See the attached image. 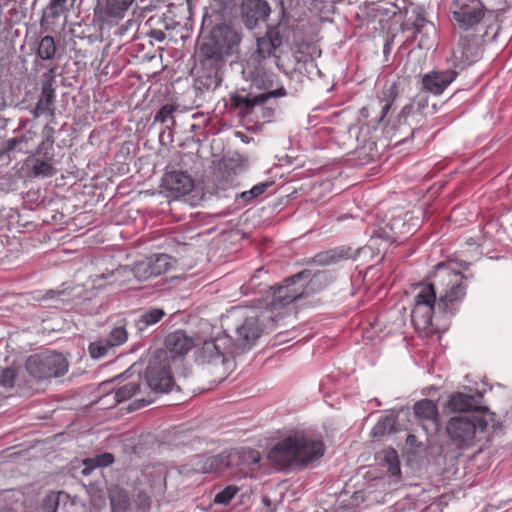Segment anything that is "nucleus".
<instances>
[{"mask_svg": "<svg viewBox=\"0 0 512 512\" xmlns=\"http://www.w3.org/2000/svg\"><path fill=\"white\" fill-rule=\"evenodd\" d=\"M466 277L449 266L439 263L435 266L432 281L420 285L414 298L411 321L418 331H432V318L435 310L442 313H453L456 304L466 295Z\"/></svg>", "mask_w": 512, "mask_h": 512, "instance_id": "1", "label": "nucleus"}, {"mask_svg": "<svg viewBox=\"0 0 512 512\" xmlns=\"http://www.w3.org/2000/svg\"><path fill=\"white\" fill-rule=\"evenodd\" d=\"M321 440L297 432L278 442L269 452V458L281 468L301 469L324 455Z\"/></svg>", "mask_w": 512, "mask_h": 512, "instance_id": "2", "label": "nucleus"}, {"mask_svg": "<svg viewBox=\"0 0 512 512\" xmlns=\"http://www.w3.org/2000/svg\"><path fill=\"white\" fill-rule=\"evenodd\" d=\"M241 35L226 24L214 26L199 47L198 59L205 67H225L228 58L238 52Z\"/></svg>", "mask_w": 512, "mask_h": 512, "instance_id": "3", "label": "nucleus"}, {"mask_svg": "<svg viewBox=\"0 0 512 512\" xmlns=\"http://www.w3.org/2000/svg\"><path fill=\"white\" fill-rule=\"evenodd\" d=\"M232 346L231 337L226 333L203 340L195 345V361L199 365H212L220 369V380H223L234 356L237 355Z\"/></svg>", "mask_w": 512, "mask_h": 512, "instance_id": "4", "label": "nucleus"}, {"mask_svg": "<svg viewBox=\"0 0 512 512\" xmlns=\"http://www.w3.org/2000/svg\"><path fill=\"white\" fill-rule=\"evenodd\" d=\"M326 280L327 274L325 272L312 274L308 269L300 271L284 279L281 284L271 287L273 290L271 305L275 308L286 306L305 297L308 284Z\"/></svg>", "mask_w": 512, "mask_h": 512, "instance_id": "5", "label": "nucleus"}, {"mask_svg": "<svg viewBox=\"0 0 512 512\" xmlns=\"http://www.w3.org/2000/svg\"><path fill=\"white\" fill-rule=\"evenodd\" d=\"M68 368L66 357L55 351L30 355L25 362L27 373L36 381L61 377L67 373Z\"/></svg>", "mask_w": 512, "mask_h": 512, "instance_id": "6", "label": "nucleus"}, {"mask_svg": "<svg viewBox=\"0 0 512 512\" xmlns=\"http://www.w3.org/2000/svg\"><path fill=\"white\" fill-rule=\"evenodd\" d=\"M173 386L170 371V357L163 349L154 350L148 360L145 370L144 390L150 389L154 393H167Z\"/></svg>", "mask_w": 512, "mask_h": 512, "instance_id": "7", "label": "nucleus"}, {"mask_svg": "<svg viewBox=\"0 0 512 512\" xmlns=\"http://www.w3.org/2000/svg\"><path fill=\"white\" fill-rule=\"evenodd\" d=\"M487 426L485 420L472 416L452 417L446 426V431L451 440L458 446H471L474 443L477 429L484 431Z\"/></svg>", "mask_w": 512, "mask_h": 512, "instance_id": "8", "label": "nucleus"}, {"mask_svg": "<svg viewBox=\"0 0 512 512\" xmlns=\"http://www.w3.org/2000/svg\"><path fill=\"white\" fill-rule=\"evenodd\" d=\"M451 11L454 20L464 29L473 28L492 13L481 0H453Z\"/></svg>", "mask_w": 512, "mask_h": 512, "instance_id": "9", "label": "nucleus"}, {"mask_svg": "<svg viewBox=\"0 0 512 512\" xmlns=\"http://www.w3.org/2000/svg\"><path fill=\"white\" fill-rule=\"evenodd\" d=\"M283 44V29L281 26L269 27L264 36L257 38L254 59L261 65L267 59H274L275 65L282 70L279 52Z\"/></svg>", "mask_w": 512, "mask_h": 512, "instance_id": "10", "label": "nucleus"}, {"mask_svg": "<svg viewBox=\"0 0 512 512\" xmlns=\"http://www.w3.org/2000/svg\"><path fill=\"white\" fill-rule=\"evenodd\" d=\"M286 94L287 92L284 87L257 95L240 94L235 92L230 97V105L238 112L239 116L245 117L253 114L257 110L258 106L263 104L266 100L283 97L286 96Z\"/></svg>", "mask_w": 512, "mask_h": 512, "instance_id": "11", "label": "nucleus"}, {"mask_svg": "<svg viewBox=\"0 0 512 512\" xmlns=\"http://www.w3.org/2000/svg\"><path fill=\"white\" fill-rule=\"evenodd\" d=\"M134 369L135 365L116 378L101 384L102 389L106 390L108 385L116 382V385L112 388L115 392L116 403L127 401L142 392L141 375L139 372L135 374Z\"/></svg>", "mask_w": 512, "mask_h": 512, "instance_id": "12", "label": "nucleus"}, {"mask_svg": "<svg viewBox=\"0 0 512 512\" xmlns=\"http://www.w3.org/2000/svg\"><path fill=\"white\" fill-rule=\"evenodd\" d=\"M423 107L424 105L418 103V107L415 108L412 103H409L402 108L397 123L393 126V136L397 142H405L414 135L422 120L421 108Z\"/></svg>", "mask_w": 512, "mask_h": 512, "instance_id": "13", "label": "nucleus"}, {"mask_svg": "<svg viewBox=\"0 0 512 512\" xmlns=\"http://www.w3.org/2000/svg\"><path fill=\"white\" fill-rule=\"evenodd\" d=\"M232 340V348L235 353L241 354L250 349L260 337V327L256 316H248L237 325L234 335H229Z\"/></svg>", "mask_w": 512, "mask_h": 512, "instance_id": "14", "label": "nucleus"}, {"mask_svg": "<svg viewBox=\"0 0 512 512\" xmlns=\"http://www.w3.org/2000/svg\"><path fill=\"white\" fill-rule=\"evenodd\" d=\"M132 268L134 278L138 281H145L167 272L171 268L170 258L166 254L155 255V257L137 262Z\"/></svg>", "mask_w": 512, "mask_h": 512, "instance_id": "15", "label": "nucleus"}, {"mask_svg": "<svg viewBox=\"0 0 512 512\" xmlns=\"http://www.w3.org/2000/svg\"><path fill=\"white\" fill-rule=\"evenodd\" d=\"M55 70V68H51L43 74L41 93L35 107L31 111L34 118H38L46 111L55 108Z\"/></svg>", "mask_w": 512, "mask_h": 512, "instance_id": "16", "label": "nucleus"}, {"mask_svg": "<svg viewBox=\"0 0 512 512\" xmlns=\"http://www.w3.org/2000/svg\"><path fill=\"white\" fill-rule=\"evenodd\" d=\"M271 8L266 0H243L240 5V13L244 25L248 29H254L259 22L266 21Z\"/></svg>", "mask_w": 512, "mask_h": 512, "instance_id": "17", "label": "nucleus"}, {"mask_svg": "<svg viewBox=\"0 0 512 512\" xmlns=\"http://www.w3.org/2000/svg\"><path fill=\"white\" fill-rule=\"evenodd\" d=\"M223 68L221 66L205 67L199 62L197 76L194 79V88L201 93L215 91L222 82Z\"/></svg>", "mask_w": 512, "mask_h": 512, "instance_id": "18", "label": "nucleus"}, {"mask_svg": "<svg viewBox=\"0 0 512 512\" xmlns=\"http://www.w3.org/2000/svg\"><path fill=\"white\" fill-rule=\"evenodd\" d=\"M481 56V45L479 37L471 34L461 36L457 47L453 50L455 61L463 64H471Z\"/></svg>", "mask_w": 512, "mask_h": 512, "instance_id": "19", "label": "nucleus"}, {"mask_svg": "<svg viewBox=\"0 0 512 512\" xmlns=\"http://www.w3.org/2000/svg\"><path fill=\"white\" fill-rule=\"evenodd\" d=\"M229 451L231 475L238 472L246 473L261 459L260 453L252 448H236Z\"/></svg>", "mask_w": 512, "mask_h": 512, "instance_id": "20", "label": "nucleus"}, {"mask_svg": "<svg viewBox=\"0 0 512 512\" xmlns=\"http://www.w3.org/2000/svg\"><path fill=\"white\" fill-rule=\"evenodd\" d=\"M163 187L178 198L192 191L194 181L187 172L171 171L165 173L163 177Z\"/></svg>", "mask_w": 512, "mask_h": 512, "instance_id": "21", "label": "nucleus"}, {"mask_svg": "<svg viewBox=\"0 0 512 512\" xmlns=\"http://www.w3.org/2000/svg\"><path fill=\"white\" fill-rule=\"evenodd\" d=\"M457 75L458 73L452 69L433 70L422 76V85L428 92L439 95L455 80Z\"/></svg>", "mask_w": 512, "mask_h": 512, "instance_id": "22", "label": "nucleus"}, {"mask_svg": "<svg viewBox=\"0 0 512 512\" xmlns=\"http://www.w3.org/2000/svg\"><path fill=\"white\" fill-rule=\"evenodd\" d=\"M44 512H78L79 506L76 498L65 492L48 494L42 504Z\"/></svg>", "mask_w": 512, "mask_h": 512, "instance_id": "23", "label": "nucleus"}, {"mask_svg": "<svg viewBox=\"0 0 512 512\" xmlns=\"http://www.w3.org/2000/svg\"><path fill=\"white\" fill-rule=\"evenodd\" d=\"M165 351L171 353L173 357H182L186 355L196 343L184 331L177 330L165 337L164 340Z\"/></svg>", "mask_w": 512, "mask_h": 512, "instance_id": "24", "label": "nucleus"}, {"mask_svg": "<svg viewBox=\"0 0 512 512\" xmlns=\"http://www.w3.org/2000/svg\"><path fill=\"white\" fill-rule=\"evenodd\" d=\"M202 470L204 473H215L218 475L231 474L229 451L226 450L206 458Z\"/></svg>", "mask_w": 512, "mask_h": 512, "instance_id": "25", "label": "nucleus"}, {"mask_svg": "<svg viewBox=\"0 0 512 512\" xmlns=\"http://www.w3.org/2000/svg\"><path fill=\"white\" fill-rule=\"evenodd\" d=\"M351 248L336 247L316 254L311 262L320 266H328L339 263L342 260L350 258Z\"/></svg>", "mask_w": 512, "mask_h": 512, "instance_id": "26", "label": "nucleus"}, {"mask_svg": "<svg viewBox=\"0 0 512 512\" xmlns=\"http://www.w3.org/2000/svg\"><path fill=\"white\" fill-rule=\"evenodd\" d=\"M75 1L76 0H50L44 18L52 24L61 15H64L66 18L73 9Z\"/></svg>", "mask_w": 512, "mask_h": 512, "instance_id": "27", "label": "nucleus"}, {"mask_svg": "<svg viewBox=\"0 0 512 512\" xmlns=\"http://www.w3.org/2000/svg\"><path fill=\"white\" fill-rule=\"evenodd\" d=\"M131 278H134L133 268L129 266H118L115 269L107 273H101L95 276L94 283L97 284L99 280H109V284L118 283L122 285L123 283L130 281Z\"/></svg>", "mask_w": 512, "mask_h": 512, "instance_id": "28", "label": "nucleus"}, {"mask_svg": "<svg viewBox=\"0 0 512 512\" xmlns=\"http://www.w3.org/2000/svg\"><path fill=\"white\" fill-rule=\"evenodd\" d=\"M112 512H126L131 502L128 493L123 488L112 485L108 489Z\"/></svg>", "mask_w": 512, "mask_h": 512, "instance_id": "29", "label": "nucleus"}, {"mask_svg": "<svg viewBox=\"0 0 512 512\" xmlns=\"http://www.w3.org/2000/svg\"><path fill=\"white\" fill-rule=\"evenodd\" d=\"M413 13L415 14V19L413 21L414 28L418 34L422 35L419 40V46L426 47V38L430 33L435 31L434 24L425 18V12L422 8L415 9Z\"/></svg>", "mask_w": 512, "mask_h": 512, "instance_id": "30", "label": "nucleus"}, {"mask_svg": "<svg viewBox=\"0 0 512 512\" xmlns=\"http://www.w3.org/2000/svg\"><path fill=\"white\" fill-rule=\"evenodd\" d=\"M165 316L161 308H150L141 313L135 321V326L140 333H144L150 326L158 323Z\"/></svg>", "mask_w": 512, "mask_h": 512, "instance_id": "31", "label": "nucleus"}, {"mask_svg": "<svg viewBox=\"0 0 512 512\" xmlns=\"http://www.w3.org/2000/svg\"><path fill=\"white\" fill-rule=\"evenodd\" d=\"M222 166L229 176L237 175L248 167V159L237 152H232L222 159Z\"/></svg>", "mask_w": 512, "mask_h": 512, "instance_id": "32", "label": "nucleus"}, {"mask_svg": "<svg viewBox=\"0 0 512 512\" xmlns=\"http://www.w3.org/2000/svg\"><path fill=\"white\" fill-rule=\"evenodd\" d=\"M414 414L417 418L436 423L438 410L436 404L430 399H422L414 404Z\"/></svg>", "mask_w": 512, "mask_h": 512, "instance_id": "33", "label": "nucleus"}, {"mask_svg": "<svg viewBox=\"0 0 512 512\" xmlns=\"http://www.w3.org/2000/svg\"><path fill=\"white\" fill-rule=\"evenodd\" d=\"M167 471L164 468H156L148 474L151 493L155 497L164 495L166 490Z\"/></svg>", "mask_w": 512, "mask_h": 512, "instance_id": "34", "label": "nucleus"}, {"mask_svg": "<svg viewBox=\"0 0 512 512\" xmlns=\"http://www.w3.org/2000/svg\"><path fill=\"white\" fill-rule=\"evenodd\" d=\"M447 406L455 412H468L475 408V398L474 396L458 392L451 395Z\"/></svg>", "mask_w": 512, "mask_h": 512, "instance_id": "35", "label": "nucleus"}, {"mask_svg": "<svg viewBox=\"0 0 512 512\" xmlns=\"http://www.w3.org/2000/svg\"><path fill=\"white\" fill-rule=\"evenodd\" d=\"M378 459L381 464L385 465L388 472L395 477L401 474L400 461L396 450L393 448L384 449L379 453Z\"/></svg>", "mask_w": 512, "mask_h": 512, "instance_id": "36", "label": "nucleus"}, {"mask_svg": "<svg viewBox=\"0 0 512 512\" xmlns=\"http://www.w3.org/2000/svg\"><path fill=\"white\" fill-rule=\"evenodd\" d=\"M134 0H106L105 13L112 18H123Z\"/></svg>", "mask_w": 512, "mask_h": 512, "instance_id": "37", "label": "nucleus"}, {"mask_svg": "<svg viewBox=\"0 0 512 512\" xmlns=\"http://www.w3.org/2000/svg\"><path fill=\"white\" fill-rule=\"evenodd\" d=\"M177 104H165L163 105L158 112L154 116V122L167 123L170 122V125H167L168 129H174L176 121H175V112L178 110Z\"/></svg>", "mask_w": 512, "mask_h": 512, "instance_id": "38", "label": "nucleus"}, {"mask_svg": "<svg viewBox=\"0 0 512 512\" xmlns=\"http://www.w3.org/2000/svg\"><path fill=\"white\" fill-rule=\"evenodd\" d=\"M56 53V44L52 36H44L38 44L37 54L42 60H51Z\"/></svg>", "mask_w": 512, "mask_h": 512, "instance_id": "39", "label": "nucleus"}, {"mask_svg": "<svg viewBox=\"0 0 512 512\" xmlns=\"http://www.w3.org/2000/svg\"><path fill=\"white\" fill-rule=\"evenodd\" d=\"M276 76L273 73L257 69L253 77V84L258 89L269 90L274 86Z\"/></svg>", "mask_w": 512, "mask_h": 512, "instance_id": "40", "label": "nucleus"}, {"mask_svg": "<svg viewBox=\"0 0 512 512\" xmlns=\"http://www.w3.org/2000/svg\"><path fill=\"white\" fill-rule=\"evenodd\" d=\"M239 487L236 485H229L223 490L217 492L214 496L213 503L217 505L226 506L230 504L232 499L238 494Z\"/></svg>", "mask_w": 512, "mask_h": 512, "instance_id": "41", "label": "nucleus"}, {"mask_svg": "<svg viewBox=\"0 0 512 512\" xmlns=\"http://www.w3.org/2000/svg\"><path fill=\"white\" fill-rule=\"evenodd\" d=\"M128 339V332L125 326H117L113 328L105 339L108 344L114 348L124 344Z\"/></svg>", "mask_w": 512, "mask_h": 512, "instance_id": "42", "label": "nucleus"}, {"mask_svg": "<svg viewBox=\"0 0 512 512\" xmlns=\"http://www.w3.org/2000/svg\"><path fill=\"white\" fill-rule=\"evenodd\" d=\"M16 383L20 386L18 379V369L15 367H7L0 371V386L4 388H12Z\"/></svg>", "mask_w": 512, "mask_h": 512, "instance_id": "43", "label": "nucleus"}, {"mask_svg": "<svg viewBox=\"0 0 512 512\" xmlns=\"http://www.w3.org/2000/svg\"><path fill=\"white\" fill-rule=\"evenodd\" d=\"M43 141L39 144L38 148H37V152L39 154H43V155H47V152H43V150H46V149H52L53 147V144H54V134H55V130L54 128L50 125V124H46L44 127H43Z\"/></svg>", "mask_w": 512, "mask_h": 512, "instance_id": "44", "label": "nucleus"}, {"mask_svg": "<svg viewBox=\"0 0 512 512\" xmlns=\"http://www.w3.org/2000/svg\"><path fill=\"white\" fill-rule=\"evenodd\" d=\"M32 172L36 177H52L57 170L50 163L37 159L32 167Z\"/></svg>", "mask_w": 512, "mask_h": 512, "instance_id": "45", "label": "nucleus"}, {"mask_svg": "<svg viewBox=\"0 0 512 512\" xmlns=\"http://www.w3.org/2000/svg\"><path fill=\"white\" fill-rule=\"evenodd\" d=\"M271 185H272V183H269V182H262V183L256 184L250 190L242 192L240 194V198L245 203H248V202L252 201L253 199L257 198L258 196L262 195L263 193H265L267 188Z\"/></svg>", "mask_w": 512, "mask_h": 512, "instance_id": "46", "label": "nucleus"}, {"mask_svg": "<svg viewBox=\"0 0 512 512\" xmlns=\"http://www.w3.org/2000/svg\"><path fill=\"white\" fill-rule=\"evenodd\" d=\"M90 356L99 359L106 356L109 350L113 349L106 340H100L89 345Z\"/></svg>", "mask_w": 512, "mask_h": 512, "instance_id": "47", "label": "nucleus"}, {"mask_svg": "<svg viewBox=\"0 0 512 512\" xmlns=\"http://www.w3.org/2000/svg\"><path fill=\"white\" fill-rule=\"evenodd\" d=\"M69 295H70V292L67 289H55V290L51 289V290L46 291L45 294H43L39 298V300L40 301L53 300L56 302V304H54L53 306L58 307V304L64 302L62 297L69 296Z\"/></svg>", "mask_w": 512, "mask_h": 512, "instance_id": "48", "label": "nucleus"}, {"mask_svg": "<svg viewBox=\"0 0 512 512\" xmlns=\"http://www.w3.org/2000/svg\"><path fill=\"white\" fill-rule=\"evenodd\" d=\"M114 462V456L111 453H103L94 458H87V464H94L98 467H107Z\"/></svg>", "mask_w": 512, "mask_h": 512, "instance_id": "49", "label": "nucleus"}, {"mask_svg": "<svg viewBox=\"0 0 512 512\" xmlns=\"http://www.w3.org/2000/svg\"><path fill=\"white\" fill-rule=\"evenodd\" d=\"M271 100H266L263 104L259 105L257 110L261 112L262 118L269 120L275 115L276 111V103L270 102Z\"/></svg>", "mask_w": 512, "mask_h": 512, "instance_id": "50", "label": "nucleus"}, {"mask_svg": "<svg viewBox=\"0 0 512 512\" xmlns=\"http://www.w3.org/2000/svg\"><path fill=\"white\" fill-rule=\"evenodd\" d=\"M388 94H389V97H391V99L386 101V103L382 106V108H381V116L379 118V122L383 121V119L386 116L387 112L391 108L393 101L396 98L397 87H396L395 84L390 86V88L388 89Z\"/></svg>", "mask_w": 512, "mask_h": 512, "instance_id": "51", "label": "nucleus"}, {"mask_svg": "<svg viewBox=\"0 0 512 512\" xmlns=\"http://www.w3.org/2000/svg\"><path fill=\"white\" fill-rule=\"evenodd\" d=\"M12 151L24 152L23 147H20V143L17 137L7 139L4 143L2 153L8 154Z\"/></svg>", "mask_w": 512, "mask_h": 512, "instance_id": "52", "label": "nucleus"}, {"mask_svg": "<svg viewBox=\"0 0 512 512\" xmlns=\"http://www.w3.org/2000/svg\"><path fill=\"white\" fill-rule=\"evenodd\" d=\"M137 502L142 511H147L150 508V496L146 491H140L137 495Z\"/></svg>", "mask_w": 512, "mask_h": 512, "instance_id": "53", "label": "nucleus"}, {"mask_svg": "<svg viewBox=\"0 0 512 512\" xmlns=\"http://www.w3.org/2000/svg\"><path fill=\"white\" fill-rule=\"evenodd\" d=\"M149 37L158 41V42H162L165 40L166 38V34L164 33V31L160 30V29H152L149 33H148Z\"/></svg>", "mask_w": 512, "mask_h": 512, "instance_id": "54", "label": "nucleus"}, {"mask_svg": "<svg viewBox=\"0 0 512 512\" xmlns=\"http://www.w3.org/2000/svg\"><path fill=\"white\" fill-rule=\"evenodd\" d=\"M83 466L84 468L82 469L81 473L84 476L90 475L95 468H99L97 465L87 464V458L83 460Z\"/></svg>", "mask_w": 512, "mask_h": 512, "instance_id": "55", "label": "nucleus"}, {"mask_svg": "<svg viewBox=\"0 0 512 512\" xmlns=\"http://www.w3.org/2000/svg\"><path fill=\"white\" fill-rule=\"evenodd\" d=\"M44 114H46L50 117V122L48 124L51 125V124L55 123V119H56L55 108L46 111Z\"/></svg>", "mask_w": 512, "mask_h": 512, "instance_id": "56", "label": "nucleus"}, {"mask_svg": "<svg viewBox=\"0 0 512 512\" xmlns=\"http://www.w3.org/2000/svg\"><path fill=\"white\" fill-rule=\"evenodd\" d=\"M17 139L19 140L20 147H22V144L28 143V141L30 140V137L27 134H22V135L18 136Z\"/></svg>", "mask_w": 512, "mask_h": 512, "instance_id": "57", "label": "nucleus"}, {"mask_svg": "<svg viewBox=\"0 0 512 512\" xmlns=\"http://www.w3.org/2000/svg\"><path fill=\"white\" fill-rule=\"evenodd\" d=\"M152 401H153V398H151V397H149V398H140V399L136 400V402L140 404L138 407L145 406V405L151 403Z\"/></svg>", "mask_w": 512, "mask_h": 512, "instance_id": "58", "label": "nucleus"}, {"mask_svg": "<svg viewBox=\"0 0 512 512\" xmlns=\"http://www.w3.org/2000/svg\"><path fill=\"white\" fill-rule=\"evenodd\" d=\"M265 274L266 271H264L263 268H260V269H257L253 275V277L251 278V281H254L256 278L260 277L261 274Z\"/></svg>", "mask_w": 512, "mask_h": 512, "instance_id": "59", "label": "nucleus"}, {"mask_svg": "<svg viewBox=\"0 0 512 512\" xmlns=\"http://www.w3.org/2000/svg\"><path fill=\"white\" fill-rule=\"evenodd\" d=\"M0 512H17L13 508L8 506H0Z\"/></svg>", "mask_w": 512, "mask_h": 512, "instance_id": "60", "label": "nucleus"}, {"mask_svg": "<svg viewBox=\"0 0 512 512\" xmlns=\"http://www.w3.org/2000/svg\"><path fill=\"white\" fill-rule=\"evenodd\" d=\"M262 501L267 506H270L271 504V500L267 496L263 497Z\"/></svg>", "mask_w": 512, "mask_h": 512, "instance_id": "61", "label": "nucleus"}, {"mask_svg": "<svg viewBox=\"0 0 512 512\" xmlns=\"http://www.w3.org/2000/svg\"><path fill=\"white\" fill-rule=\"evenodd\" d=\"M414 440H415V436L414 435H408V437H407V442L408 443H412Z\"/></svg>", "mask_w": 512, "mask_h": 512, "instance_id": "62", "label": "nucleus"}]
</instances>
